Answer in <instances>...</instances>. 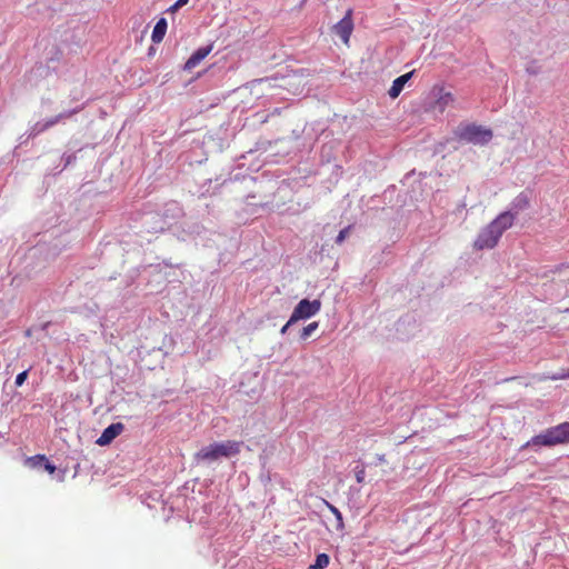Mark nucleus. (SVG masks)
<instances>
[{
  "instance_id": "393cba45",
  "label": "nucleus",
  "mask_w": 569,
  "mask_h": 569,
  "mask_svg": "<svg viewBox=\"0 0 569 569\" xmlns=\"http://www.w3.org/2000/svg\"><path fill=\"white\" fill-rule=\"evenodd\" d=\"M251 117L254 118V120L259 124H263L268 120L269 113L256 112V113L251 114Z\"/></svg>"
},
{
  "instance_id": "0eeeda50",
  "label": "nucleus",
  "mask_w": 569,
  "mask_h": 569,
  "mask_svg": "<svg viewBox=\"0 0 569 569\" xmlns=\"http://www.w3.org/2000/svg\"><path fill=\"white\" fill-rule=\"evenodd\" d=\"M321 305L322 303L320 299H301L293 308V311L289 318V325H295L298 321L310 319L320 311Z\"/></svg>"
},
{
  "instance_id": "9d476101",
  "label": "nucleus",
  "mask_w": 569,
  "mask_h": 569,
  "mask_svg": "<svg viewBox=\"0 0 569 569\" xmlns=\"http://www.w3.org/2000/svg\"><path fill=\"white\" fill-rule=\"evenodd\" d=\"M431 94L435 98L436 106L433 108L437 107L440 112H442L445 108L455 100L451 92L445 91L442 87L438 86L433 87Z\"/></svg>"
},
{
  "instance_id": "412c9836",
  "label": "nucleus",
  "mask_w": 569,
  "mask_h": 569,
  "mask_svg": "<svg viewBox=\"0 0 569 569\" xmlns=\"http://www.w3.org/2000/svg\"><path fill=\"white\" fill-rule=\"evenodd\" d=\"M352 229V226H347L342 230L339 231L338 236L336 237V243L341 244L346 238L349 236L350 230Z\"/></svg>"
},
{
  "instance_id": "c756f323",
  "label": "nucleus",
  "mask_w": 569,
  "mask_h": 569,
  "mask_svg": "<svg viewBox=\"0 0 569 569\" xmlns=\"http://www.w3.org/2000/svg\"><path fill=\"white\" fill-rule=\"evenodd\" d=\"M561 378H569V371L566 375L561 376Z\"/></svg>"
},
{
  "instance_id": "1a4fd4ad",
  "label": "nucleus",
  "mask_w": 569,
  "mask_h": 569,
  "mask_svg": "<svg viewBox=\"0 0 569 569\" xmlns=\"http://www.w3.org/2000/svg\"><path fill=\"white\" fill-rule=\"evenodd\" d=\"M335 33L347 43L353 30L352 9L347 10L346 14L333 26Z\"/></svg>"
},
{
  "instance_id": "20e7f679",
  "label": "nucleus",
  "mask_w": 569,
  "mask_h": 569,
  "mask_svg": "<svg viewBox=\"0 0 569 569\" xmlns=\"http://www.w3.org/2000/svg\"><path fill=\"white\" fill-rule=\"evenodd\" d=\"M277 180L261 176L251 177V214L257 213V208H264L271 203L277 190Z\"/></svg>"
},
{
  "instance_id": "2eb2a0df",
  "label": "nucleus",
  "mask_w": 569,
  "mask_h": 569,
  "mask_svg": "<svg viewBox=\"0 0 569 569\" xmlns=\"http://www.w3.org/2000/svg\"><path fill=\"white\" fill-rule=\"evenodd\" d=\"M167 27H168L167 20L164 18H160L158 20V22L156 23L152 34H151V40L154 43H160L163 40L166 32H167Z\"/></svg>"
},
{
  "instance_id": "423d86ee",
  "label": "nucleus",
  "mask_w": 569,
  "mask_h": 569,
  "mask_svg": "<svg viewBox=\"0 0 569 569\" xmlns=\"http://www.w3.org/2000/svg\"><path fill=\"white\" fill-rule=\"evenodd\" d=\"M420 321L416 311H409L401 316L395 323L396 338L408 341L419 331Z\"/></svg>"
},
{
  "instance_id": "c85d7f7f",
  "label": "nucleus",
  "mask_w": 569,
  "mask_h": 569,
  "mask_svg": "<svg viewBox=\"0 0 569 569\" xmlns=\"http://www.w3.org/2000/svg\"><path fill=\"white\" fill-rule=\"evenodd\" d=\"M292 325H289V320L286 322V325L281 328L280 332L281 335H284L287 333L288 329L291 327Z\"/></svg>"
},
{
  "instance_id": "f3484780",
  "label": "nucleus",
  "mask_w": 569,
  "mask_h": 569,
  "mask_svg": "<svg viewBox=\"0 0 569 569\" xmlns=\"http://www.w3.org/2000/svg\"><path fill=\"white\" fill-rule=\"evenodd\" d=\"M325 503L328 507V509L333 513V517H336V519H337V530H339V531L342 530L345 528V523H343V517H342L341 511L336 506H333L332 503H330L326 500H325Z\"/></svg>"
},
{
  "instance_id": "39448f33",
  "label": "nucleus",
  "mask_w": 569,
  "mask_h": 569,
  "mask_svg": "<svg viewBox=\"0 0 569 569\" xmlns=\"http://www.w3.org/2000/svg\"><path fill=\"white\" fill-rule=\"evenodd\" d=\"M241 442L227 440L222 442H213L201 448L194 453L197 462H216L221 458H230L240 452Z\"/></svg>"
},
{
  "instance_id": "5701e85b",
  "label": "nucleus",
  "mask_w": 569,
  "mask_h": 569,
  "mask_svg": "<svg viewBox=\"0 0 569 569\" xmlns=\"http://www.w3.org/2000/svg\"><path fill=\"white\" fill-rule=\"evenodd\" d=\"M355 475H356L357 482L362 483L365 481V476H366L365 467L357 466L355 468Z\"/></svg>"
},
{
  "instance_id": "4468645a",
  "label": "nucleus",
  "mask_w": 569,
  "mask_h": 569,
  "mask_svg": "<svg viewBox=\"0 0 569 569\" xmlns=\"http://www.w3.org/2000/svg\"><path fill=\"white\" fill-rule=\"evenodd\" d=\"M511 212L515 214V218L519 213V211H522L527 209L530 206V192L522 191L520 192L511 202L510 204Z\"/></svg>"
},
{
  "instance_id": "7ed1b4c3",
  "label": "nucleus",
  "mask_w": 569,
  "mask_h": 569,
  "mask_svg": "<svg viewBox=\"0 0 569 569\" xmlns=\"http://www.w3.org/2000/svg\"><path fill=\"white\" fill-rule=\"evenodd\" d=\"M569 443V421L561 422L557 426H552L533 436L525 445L521 446L520 450H527L530 448L538 449L552 448L556 446H563Z\"/></svg>"
},
{
  "instance_id": "9b49d317",
  "label": "nucleus",
  "mask_w": 569,
  "mask_h": 569,
  "mask_svg": "<svg viewBox=\"0 0 569 569\" xmlns=\"http://www.w3.org/2000/svg\"><path fill=\"white\" fill-rule=\"evenodd\" d=\"M124 429V426L121 422L111 423L108 426L101 436L98 438L97 443L99 446H107L112 442Z\"/></svg>"
},
{
  "instance_id": "f257e3e1",
  "label": "nucleus",
  "mask_w": 569,
  "mask_h": 569,
  "mask_svg": "<svg viewBox=\"0 0 569 569\" xmlns=\"http://www.w3.org/2000/svg\"><path fill=\"white\" fill-rule=\"evenodd\" d=\"M492 138L493 131L490 128L476 122L461 121L455 127L450 137L438 143V148L445 149L451 146L452 150L457 151L459 146L465 143L487 146Z\"/></svg>"
},
{
  "instance_id": "ddd939ff",
  "label": "nucleus",
  "mask_w": 569,
  "mask_h": 569,
  "mask_svg": "<svg viewBox=\"0 0 569 569\" xmlns=\"http://www.w3.org/2000/svg\"><path fill=\"white\" fill-rule=\"evenodd\" d=\"M413 73H415V70L407 72L405 74H401L393 80L390 89L388 90V94L391 99H396L400 96L406 83L412 78Z\"/></svg>"
},
{
  "instance_id": "dca6fc26",
  "label": "nucleus",
  "mask_w": 569,
  "mask_h": 569,
  "mask_svg": "<svg viewBox=\"0 0 569 569\" xmlns=\"http://www.w3.org/2000/svg\"><path fill=\"white\" fill-rule=\"evenodd\" d=\"M68 114H59L50 120H48L47 122L44 123H37L34 127H33V132L37 134V133H40L44 130H47L48 128L54 126L56 123H58L60 121V119L67 117Z\"/></svg>"
},
{
  "instance_id": "6ab92c4d",
  "label": "nucleus",
  "mask_w": 569,
  "mask_h": 569,
  "mask_svg": "<svg viewBox=\"0 0 569 569\" xmlns=\"http://www.w3.org/2000/svg\"><path fill=\"white\" fill-rule=\"evenodd\" d=\"M36 460L39 461V462H43V466H44V469L49 472V473H53L56 471V466H53L52 463H50L48 461V459L46 458V456H42V455H39V456H36L34 458L30 459V461H33V465L36 466Z\"/></svg>"
},
{
  "instance_id": "a878e982",
  "label": "nucleus",
  "mask_w": 569,
  "mask_h": 569,
  "mask_svg": "<svg viewBox=\"0 0 569 569\" xmlns=\"http://www.w3.org/2000/svg\"><path fill=\"white\" fill-rule=\"evenodd\" d=\"M330 151H331V147L330 146H322L321 148V158L325 159L327 157V160L329 161V156H330Z\"/></svg>"
},
{
  "instance_id": "bb28decb",
  "label": "nucleus",
  "mask_w": 569,
  "mask_h": 569,
  "mask_svg": "<svg viewBox=\"0 0 569 569\" xmlns=\"http://www.w3.org/2000/svg\"><path fill=\"white\" fill-rule=\"evenodd\" d=\"M188 1L189 0H177V2L169 8V10L173 12V11L178 10L180 7L187 4Z\"/></svg>"
},
{
  "instance_id": "f03ea898",
  "label": "nucleus",
  "mask_w": 569,
  "mask_h": 569,
  "mask_svg": "<svg viewBox=\"0 0 569 569\" xmlns=\"http://www.w3.org/2000/svg\"><path fill=\"white\" fill-rule=\"evenodd\" d=\"M513 220L515 214L511 210L499 213L490 223L479 231L472 244L473 249L477 251L493 249L503 232L511 228Z\"/></svg>"
},
{
  "instance_id": "a211bd4d",
  "label": "nucleus",
  "mask_w": 569,
  "mask_h": 569,
  "mask_svg": "<svg viewBox=\"0 0 569 569\" xmlns=\"http://www.w3.org/2000/svg\"><path fill=\"white\" fill-rule=\"evenodd\" d=\"M319 327V322L313 321L303 327L299 333L300 340H307Z\"/></svg>"
},
{
  "instance_id": "aec40b11",
  "label": "nucleus",
  "mask_w": 569,
  "mask_h": 569,
  "mask_svg": "<svg viewBox=\"0 0 569 569\" xmlns=\"http://www.w3.org/2000/svg\"><path fill=\"white\" fill-rule=\"evenodd\" d=\"M271 80H276V78L274 77H264V78L251 79V81H250L251 90L253 88H257L258 86H262L264 83H268V86L271 87V84H270Z\"/></svg>"
},
{
  "instance_id": "6e6552de",
  "label": "nucleus",
  "mask_w": 569,
  "mask_h": 569,
  "mask_svg": "<svg viewBox=\"0 0 569 569\" xmlns=\"http://www.w3.org/2000/svg\"><path fill=\"white\" fill-rule=\"evenodd\" d=\"M278 450L277 443L274 441L267 442L262 449V452L259 456V462L261 467L260 480L263 483H268L271 480V471L274 466V457Z\"/></svg>"
},
{
  "instance_id": "b1692460",
  "label": "nucleus",
  "mask_w": 569,
  "mask_h": 569,
  "mask_svg": "<svg viewBox=\"0 0 569 569\" xmlns=\"http://www.w3.org/2000/svg\"><path fill=\"white\" fill-rule=\"evenodd\" d=\"M28 373H29V370H24V371L20 372L19 375H17L14 385L17 387H21L24 383V381L27 380Z\"/></svg>"
},
{
  "instance_id": "4be33fe9",
  "label": "nucleus",
  "mask_w": 569,
  "mask_h": 569,
  "mask_svg": "<svg viewBox=\"0 0 569 569\" xmlns=\"http://www.w3.org/2000/svg\"><path fill=\"white\" fill-rule=\"evenodd\" d=\"M271 141L270 140H259L256 142V146H254V149L251 148V153L253 151H261V150H267V148L270 146Z\"/></svg>"
},
{
  "instance_id": "cd10ccee",
  "label": "nucleus",
  "mask_w": 569,
  "mask_h": 569,
  "mask_svg": "<svg viewBox=\"0 0 569 569\" xmlns=\"http://www.w3.org/2000/svg\"><path fill=\"white\" fill-rule=\"evenodd\" d=\"M254 58L261 61H267L268 59L274 58V54L269 52L268 54L261 53L260 56H258L257 52H254Z\"/></svg>"
},
{
  "instance_id": "f8f14e48",
  "label": "nucleus",
  "mask_w": 569,
  "mask_h": 569,
  "mask_svg": "<svg viewBox=\"0 0 569 569\" xmlns=\"http://www.w3.org/2000/svg\"><path fill=\"white\" fill-rule=\"evenodd\" d=\"M213 46L201 47L197 49L184 63V70L190 71L196 68L211 51Z\"/></svg>"
}]
</instances>
